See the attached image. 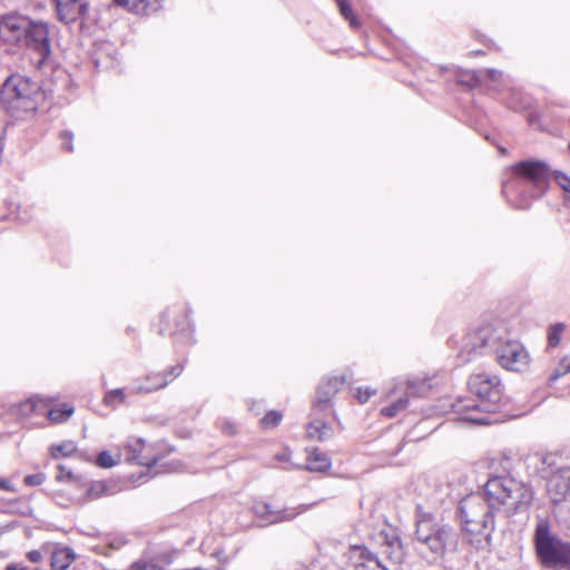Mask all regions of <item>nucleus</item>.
<instances>
[{"label": "nucleus", "mask_w": 570, "mask_h": 570, "mask_svg": "<svg viewBox=\"0 0 570 570\" xmlns=\"http://www.w3.org/2000/svg\"><path fill=\"white\" fill-rule=\"evenodd\" d=\"M495 510L498 507L485 493H472L459 502L461 530L466 542L475 550H490L495 528Z\"/></svg>", "instance_id": "1"}, {"label": "nucleus", "mask_w": 570, "mask_h": 570, "mask_svg": "<svg viewBox=\"0 0 570 570\" xmlns=\"http://www.w3.org/2000/svg\"><path fill=\"white\" fill-rule=\"evenodd\" d=\"M470 391L478 396V401L458 400L452 407L455 413H464L463 420L473 423L489 424L485 417L472 414L474 411L497 413L503 405L502 387L497 376L485 374L472 375L469 380Z\"/></svg>", "instance_id": "2"}, {"label": "nucleus", "mask_w": 570, "mask_h": 570, "mask_svg": "<svg viewBox=\"0 0 570 570\" xmlns=\"http://www.w3.org/2000/svg\"><path fill=\"white\" fill-rule=\"evenodd\" d=\"M415 539L434 557L458 550L460 533L450 523L439 520L433 513L423 511L421 505L415 512Z\"/></svg>", "instance_id": "3"}, {"label": "nucleus", "mask_w": 570, "mask_h": 570, "mask_svg": "<svg viewBox=\"0 0 570 570\" xmlns=\"http://www.w3.org/2000/svg\"><path fill=\"white\" fill-rule=\"evenodd\" d=\"M41 99L43 91L40 85L26 76L11 75L1 86V106L13 118L36 111Z\"/></svg>", "instance_id": "4"}, {"label": "nucleus", "mask_w": 570, "mask_h": 570, "mask_svg": "<svg viewBox=\"0 0 570 570\" xmlns=\"http://www.w3.org/2000/svg\"><path fill=\"white\" fill-rule=\"evenodd\" d=\"M533 544L540 564L547 570H570V542L552 533L547 520L534 529Z\"/></svg>", "instance_id": "5"}, {"label": "nucleus", "mask_w": 570, "mask_h": 570, "mask_svg": "<svg viewBox=\"0 0 570 570\" xmlns=\"http://www.w3.org/2000/svg\"><path fill=\"white\" fill-rule=\"evenodd\" d=\"M484 492L498 509L505 507L508 512L525 511L533 499L530 485L508 476H494L484 485Z\"/></svg>", "instance_id": "6"}, {"label": "nucleus", "mask_w": 570, "mask_h": 570, "mask_svg": "<svg viewBox=\"0 0 570 570\" xmlns=\"http://www.w3.org/2000/svg\"><path fill=\"white\" fill-rule=\"evenodd\" d=\"M511 169L517 176L513 184L519 189L521 197L528 195L531 198H540L547 193L552 173L544 161L522 160L514 164Z\"/></svg>", "instance_id": "7"}, {"label": "nucleus", "mask_w": 570, "mask_h": 570, "mask_svg": "<svg viewBox=\"0 0 570 570\" xmlns=\"http://www.w3.org/2000/svg\"><path fill=\"white\" fill-rule=\"evenodd\" d=\"M503 340V328L487 324L468 333L463 338L460 357L469 361L473 355L493 353L495 344Z\"/></svg>", "instance_id": "8"}, {"label": "nucleus", "mask_w": 570, "mask_h": 570, "mask_svg": "<svg viewBox=\"0 0 570 570\" xmlns=\"http://www.w3.org/2000/svg\"><path fill=\"white\" fill-rule=\"evenodd\" d=\"M493 353L497 356L498 363L510 371L521 372L529 364V354L521 343L507 338L503 331V340L495 344Z\"/></svg>", "instance_id": "9"}, {"label": "nucleus", "mask_w": 570, "mask_h": 570, "mask_svg": "<svg viewBox=\"0 0 570 570\" xmlns=\"http://www.w3.org/2000/svg\"><path fill=\"white\" fill-rule=\"evenodd\" d=\"M344 382L345 379L343 376H330L323 379L318 383L316 399L313 405V412L315 415H325L326 413L333 412L332 399L337 394Z\"/></svg>", "instance_id": "10"}, {"label": "nucleus", "mask_w": 570, "mask_h": 570, "mask_svg": "<svg viewBox=\"0 0 570 570\" xmlns=\"http://www.w3.org/2000/svg\"><path fill=\"white\" fill-rule=\"evenodd\" d=\"M547 491L552 505L570 500V466L560 468L549 476Z\"/></svg>", "instance_id": "11"}, {"label": "nucleus", "mask_w": 570, "mask_h": 570, "mask_svg": "<svg viewBox=\"0 0 570 570\" xmlns=\"http://www.w3.org/2000/svg\"><path fill=\"white\" fill-rule=\"evenodd\" d=\"M24 43L43 57L50 53L49 30L46 23L29 21L22 37Z\"/></svg>", "instance_id": "12"}, {"label": "nucleus", "mask_w": 570, "mask_h": 570, "mask_svg": "<svg viewBox=\"0 0 570 570\" xmlns=\"http://www.w3.org/2000/svg\"><path fill=\"white\" fill-rule=\"evenodd\" d=\"M56 9L59 20L66 24H70L77 20L83 22L88 19L89 1L56 0Z\"/></svg>", "instance_id": "13"}, {"label": "nucleus", "mask_w": 570, "mask_h": 570, "mask_svg": "<svg viewBox=\"0 0 570 570\" xmlns=\"http://www.w3.org/2000/svg\"><path fill=\"white\" fill-rule=\"evenodd\" d=\"M118 7L138 16H149L157 12L163 0H112Z\"/></svg>", "instance_id": "14"}, {"label": "nucleus", "mask_w": 570, "mask_h": 570, "mask_svg": "<svg viewBox=\"0 0 570 570\" xmlns=\"http://www.w3.org/2000/svg\"><path fill=\"white\" fill-rule=\"evenodd\" d=\"M29 21L23 17L8 16L2 19L1 27L10 31L17 41H21Z\"/></svg>", "instance_id": "15"}, {"label": "nucleus", "mask_w": 570, "mask_h": 570, "mask_svg": "<svg viewBox=\"0 0 570 570\" xmlns=\"http://www.w3.org/2000/svg\"><path fill=\"white\" fill-rule=\"evenodd\" d=\"M383 553L395 564H401L405 560V552L399 537L385 539Z\"/></svg>", "instance_id": "16"}, {"label": "nucleus", "mask_w": 570, "mask_h": 570, "mask_svg": "<svg viewBox=\"0 0 570 570\" xmlns=\"http://www.w3.org/2000/svg\"><path fill=\"white\" fill-rule=\"evenodd\" d=\"M306 434L309 439L324 442L333 435V431L324 421L315 419L306 425Z\"/></svg>", "instance_id": "17"}, {"label": "nucleus", "mask_w": 570, "mask_h": 570, "mask_svg": "<svg viewBox=\"0 0 570 570\" xmlns=\"http://www.w3.org/2000/svg\"><path fill=\"white\" fill-rule=\"evenodd\" d=\"M307 462L306 469L311 472H325L331 468L330 458L317 449L308 453Z\"/></svg>", "instance_id": "18"}, {"label": "nucleus", "mask_w": 570, "mask_h": 570, "mask_svg": "<svg viewBox=\"0 0 570 570\" xmlns=\"http://www.w3.org/2000/svg\"><path fill=\"white\" fill-rule=\"evenodd\" d=\"M75 559L76 554L73 550L65 547L52 553L50 564L56 570H66Z\"/></svg>", "instance_id": "19"}, {"label": "nucleus", "mask_w": 570, "mask_h": 570, "mask_svg": "<svg viewBox=\"0 0 570 570\" xmlns=\"http://www.w3.org/2000/svg\"><path fill=\"white\" fill-rule=\"evenodd\" d=\"M146 381L150 384L136 386V393H151L166 387L169 383V380L166 379V375H163V373L149 374L147 375Z\"/></svg>", "instance_id": "20"}, {"label": "nucleus", "mask_w": 570, "mask_h": 570, "mask_svg": "<svg viewBox=\"0 0 570 570\" xmlns=\"http://www.w3.org/2000/svg\"><path fill=\"white\" fill-rule=\"evenodd\" d=\"M144 446V440L142 439H136L132 443H129L127 449H128V461H131V462H135L136 464H139V465H147V466H153L156 464L157 460L156 459H153L151 461H144L140 455H139V452L141 451Z\"/></svg>", "instance_id": "21"}, {"label": "nucleus", "mask_w": 570, "mask_h": 570, "mask_svg": "<svg viewBox=\"0 0 570 570\" xmlns=\"http://www.w3.org/2000/svg\"><path fill=\"white\" fill-rule=\"evenodd\" d=\"M553 514L561 525L570 529V499L553 504Z\"/></svg>", "instance_id": "22"}, {"label": "nucleus", "mask_w": 570, "mask_h": 570, "mask_svg": "<svg viewBox=\"0 0 570 570\" xmlns=\"http://www.w3.org/2000/svg\"><path fill=\"white\" fill-rule=\"evenodd\" d=\"M296 513L287 512V510H274L271 503H267L265 520L273 524L282 521H289L294 519Z\"/></svg>", "instance_id": "23"}, {"label": "nucleus", "mask_w": 570, "mask_h": 570, "mask_svg": "<svg viewBox=\"0 0 570 570\" xmlns=\"http://www.w3.org/2000/svg\"><path fill=\"white\" fill-rule=\"evenodd\" d=\"M73 413V407L63 405L59 409H51L48 411V417L51 422L61 423L67 421Z\"/></svg>", "instance_id": "24"}, {"label": "nucleus", "mask_w": 570, "mask_h": 570, "mask_svg": "<svg viewBox=\"0 0 570 570\" xmlns=\"http://www.w3.org/2000/svg\"><path fill=\"white\" fill-rule=\"evenodd\" d=\"M77 450L76 444L72 441H66L58 445H52L50 448V453L53 459H58L60 456H69Z\"/></svg>", "instance_id": "25"}, {"label": "nucleus", "mask_w": 570, "mask_h": 570, "mask_svg": "<svg viewBox=\"0 0 570 570\" xmlns=\"http://www.w3.org/2000/svg\"><path fill=\"white\" fill-rule=\"evenodd\" d=\"M501 76V71L497 70V69H483V70H479V71H473L472 72V79L476 82V83H481L482 81H484L485 79H489V80H492V81H495L499 77Z\"/></svg>", "instance_id": "26"}, {"label": "nucleus", "mask_w": 570, "mask_h": 570, "mask_svg": "<svg viewBox=\"0 0 570 570\" xmlns=\"http://www.w3.org/2000/svg\"><path fill=\"white\" fill-rule=\"evenodd\" d=\"M564 331L563 323H556L549 327L548 333V344L550 347H556L559 345L561 340V334Z\"/></svg>", "instance_id": "27"}, {"label": "nucleus", "mask_w": 570, "mask_h": 570, "mask_svg": "<svg viewBox=\"0 0 570 570\" xmlns=\"http://www.w3.org/2000/svg\"><path fill=\"white\" fill-rule=\"evenodd\" d=\"M282 413L278 411L267 412L261 420V424L264 429L276 428L282 421Z\"/></svg>", "instance_id": "28"}, {"label": "nucleus", "mask_w": 570, "mask_h": 570, "mask_svg": "<svg viewBox=\"0 0 570 570\" xmlns=\"http://www.w3.org/2000/svg\"><path fill=\"white\" fill-rule=\"evenodd\" d=\"M568 373H570V361H568V357H564L554 368L552 375L549 377V382L553 383Z\"/></svg>", "instance_id": "29"}, {"label": "nucleus", "mask_w": 570, "mask_h": 570, "mask_svg": "<svg viewBox=\"0 0 570 570\" xmlns=\"http://www.w3.org/2000/svg\"><path fill=\"white\" fill-rule=\"evenodd\" d=\"M338 9L341 14L350 21L351 26L356 28L358 26V21L353 16V11L351 8V4L346 0H340L338 1Z\"/></svg>", "instance_id": "30"}, {"label": "nucleus", "mask_w": 570, "mask_h": 570, "mask_svg": "<svg viewBox=\"0 0 570 570\" xmlns=\"http://www.w3.org/2000/svg\"><path fill=\"white\" fill-rule=\"evenodd\" d=\"M106 491H107V485L104 482L95 481V482H91L89 488L87 489V495L89 498L95 499V498H99L100 495L106 493Z\"/></svg>", "instance_id": "31"}, {"label": "nucleus", "mask_w": 570, "mask_h": 570, "mask_svg": "<svg viewBox=\"0 0 570 570\" xmlns=\"http://www.w3.org/2000/svg\"><path fill=\"white\" fill-rule=\"evenodd\" d=\"M96 464L100 468L108 469L116 465V461L108 451H101L97 456Z\"/></svg>", "instance_id": "32"}, {"label": "nucleus", "mask_w": 570, "mask_h": 570, "mask_svg": "<svg viewBox=\"0 0 570 570\" xmlns=\"http://www.w3.org/2000/svg\"><path fill=\"white\" fill-rule=\"evenodd\" d=\"M130 570H164V568L154 561L139 560L130 567Z\"/></svg>", "instance_id": "33"}, {"label": "nucleus", "mask_w": 570, "mask_h": 570, "mask_svg": "<svg viewBox=\"0 0 570 570\" xmlns=\"http://www.w3.org/2000/svg\"><path fill=\"white\" fill-rule=\"evenodd\" d=\"M116 399H118L120 403L125 401V393L122 389H116L107 392L104 401L107 405H111Z\"/></svg>", "instance_id": "34"}, {"label": "nucleus", "mask_w": 570, "mask_h": 570, "mask_svg": "<svg viewBox=\"0 0 570 570\" xmlns=\"http://www.w3.org/2000/svg\"><path fill=\"white\" fill-rule=\"evenodd\" d=\"M556 183L564 190L570 191V177L561 171L553 174Z\"/></svg>", "instance_id": "35"}, {"label": "nucleus", "mask_w": 570, "mask_h": 570, "mask_svg": "<svg viewBox=\"0 0 570 570\" xmlns=\"http://www.w3.org/2000/svg\"><path fill=\"white\" fill-rule=\"evenodd\" d=\"M46 475L43 473L29 474L24 476V483L29 487L40 485L45 482Z\"/></svg>", "instance_id": "36"}, {"label": "nucleus", "mask_w": 570, "mask_h": 570, "mask_svg": "<svg viewBox=\"0 0 570 570\" xmlns=\"http://www.w3.org/2000/svg\"><path fill=\"white\" fill-rule=\"evenodd\" d=\"M59 474L56 476L58 481H72L73 480V473L71 470L67 469L65 465L60 464L58 465Z\"/></svg>", "instance_id": "37"}, {"label": "nucleus", "mask_w": 570, "mask_h": 570, "mask_svg": "<svg viewBox=\"0 0 570 570\" xmlns=\"http://www.w3.org/2000/svg\"><path fill=\"white\" fill-rule=\"evenodd\" d=\"M183 370H184V365L177 364V365L169 367L167 372L163 373V375H166V379H168L170 382L174 379L178 377L183 373Z\"/></svg>", "instance_id": "38"}, {"label": "nucleus", "mask_w": 570, "mask_h": 570, "mask_svg": "<svg viewBox=\"0 0 570 570\" xmlns=\"http://www.w3.org/2000/svg\"><path fill=\"white\" fill-rule=\"evenodd\" d=\"M60 138L62 140H66L65 142H62V147L66 150H68L69 153H72L73 151V146L71 144V140L73 138V134L71 131L65 130V131H61Z\"/></svg>", "instance_id": "39"}, {"label": "nucleus", "mask_w": 570, "mask_h": 570, "mask_svg": "<svg viewBox=\"0 0 570 570\" xmlns=\"http://www.w3.org/2000/svg\"><path fill=\"white\" fill-rule=\"evenodd\" d=\"M254 512L257 517L265 520L266 517V509H267V502H258L254 505Z\"/></svg>", "instance_id": "40"}, {"label": "nucleus", "mask_w": 570, "mask_h": 570, "mask_svg": "<svg viewBox=\"0 0 570 570\" xmlns=\"http://www.w3.org/2000/svg\"><path fill=\"white\" fill-rule=\"evenodd\" d=\"M37 402H36V399L35 397H31L28 402H26L22 406H21V412L23 413H31V412H36L37 411Z\"/></svg>", "instance_id": "41"}, {"label": "nucleus", "mask_w": 570, "mask_h": 570, "mask_svg": "<svg viewBox=\"0 0 570 570\" xmlns=\"http://www.w3.org/2000/svg\"><path fill=\"white\" fill-rule=\"evenodd\" d=\"M400 411L396 409V406L394 405V403H392L391 405L389 406H385L381 410V413L384 415V416H387V417H394Z\"/></svg>", "instance_id": "42"}, {"label": "nucleus", "mask_w": 570, "mask_h": 570, "mask_svg": "<svg viewBox=\"0 0 570 570\" xmlns=\"http://www.w3.org/2000/svg\"><path fill=\"white\" fill-rule=\"evenodd\" d=\"M27 558L29 559V561H31L32 563H38L41 561L42 559V554L40 551L38 550H31L27 553Z\"/></svg>", "instance_id": "43"}, {"label": "nucleus", "mask_w": 570, "mask_h": 570, "mask_svg": "<svg viewBox=\"0 0 570 570\" xmlns=\"http://www.w3.org/2000/svg\"><path fill=\"white\" fill-rule=\"evenodd\" d=\"M372 394L373 392L370 390H366L365 392H363L361 389L357 390V399L361 403L367 402Z\"/></svg>", "instance_id": "44"}, {"label": "nucleus", "mask_w": 570, "mask_h": 570, "mask_svg": "<svg viewBox=\"0 0 570 570\" xmlns=\"http://www.w3.org/2000/svg\"><path fill=\"white\" fill-rule=\"evenodd\" d=\"M176 553H177L176 551H174L173 553H161L158 556V559H159V561H161L166 564H169V563H171Z\"/></svg>", "instance_id": "45"}, {"label": "nucleus", "mask_w": 570, "mask_h": 570, "mask_svg": "<svg viewBox=\"0 0 570 570\" xmlns=\"http://www.w3.org/2000/svg\"><path fill=\"white\" fill-rule=\"evenodd\" d=\"M0 490L16 492V488L6 479L0 478Z\"/></svg>", "instance_id": "46"}, {"label": "nucleus", "mask_w": 570, "mask_h": 570, "mask_svg": "<svg viewBox=\"0 0 570 570\" xmlns=\"http://www.w3.org/2000/svg\"><path fill=\"white\" fill-rule=\"evenodd\" d=\"M407 404H409V399H406V397H401L396 402H394V405L396 406V409L399 411L406 409Z\"/></svg>", "instance_id": "47"}, {"label": "nucleus", "mask_w": 570, "mask_h": 570, "mask_svg": "<svg viewBox=\"0 0 570 570\" xmlns=\"http://www.w3.org/2000/svg\"><path fill=\"white\" fill-rule=\"evenodd\" d=\"M222 430H223L224 433H226L228 435H233L236 432L235 426L232 423H228V422L224 423Z\"/></svg>", "instance_id": "48"}, {"label": "nucleus", "mask_w": 570, "mask_h": 570, "mask_svg": "<svg viewBox=\"0 0 570 570\" xmlns=\"http://www.w3.org/2000/svg\"><path fill=\"white\" fill-rule=\"evenodd\" d=\"M363 557L365 559H367L368 561H375L376 560V556L373 554L370 550H365V552L363 553Z\"/></svg>", "instance_id": "49"}, {"label": "nucleus", "mask_w": 570, "mask_h": 570, "mask_svg": "<svg viewBox=\"0 0 570 570\" xmlns=\"http://www.w3.org/2000/svg\"><path fill=\"white\" fill-rule=\"evenodd\" d=\"M6 570H27V568H23V567H18L17 564L14 563H10L6 567Z\"/></svg>", "instance_id": "50"}, {"label": "nucleus", "mask_w": 570, "mask_h": 570, "mask_svg": "<svg viewBox=\"0 0 570 570\" xmlns=\"http://www.w3.org/2000/svg\"><path fill=\"white\" fill-rule=\"evenodd\" d=\"M377 567L382 570H389V568H386L377 558L375 560Z\"/></svg>", "instance_id": "51"}, {"label": "nucleus", "mask_w": 570, "mask_h": 570, "mask_svg": "<svg viewBox=\"0 0 570 570\" xmlns=\"http://www.w3.org/2000/svg\"><path fill=\"white\" fill-rule=\"evenodd\" d=\"M377 567L382 570H389V568H386L377 558L375 560Z\"/></svg>", "instance_id": "52"}, {"label": "nucleus", "mask_w": 570, "mask_h": 570, "mask_svg": "<svg viewBox=\"0 0 570 570\" xmlns=\"http://www.w3.org/2000/svg\"><path fill=\"white\" fill-rule=\"evenodd\" d=\"M377 567L382 570H389V568H386L377 558L375 560Z\"/></svg>", "instance_id": "53"}, {"label": "nucleus", "mask_w": 570, "mask_h": 570, "mask_svg": "<svg viewBox=\"0 0 570 570\" xmlns=\"http://www.w3.org/2000/svg\"><path fill=\"white\" fill-rule=\"evenodd\" d=\"M500 153H501L502 155H507L508 150H507L504 147H501V148H500Z\"/></svg>", "instance_id": "54"}, {"label": "nucleus", "mask_w": 570, "mask_h": 570, "mask_svg": "<svg viewBox=\"0 0 570 570\" xmlns=\"http://www.w3.org/2000/svg\"><path fill=\"white\" fill-rule=\"evenodd\" d=\"M529 207V204H523V205H518V208H528Z\"/></svg>", "instance_id": "55"}]
</instances>
